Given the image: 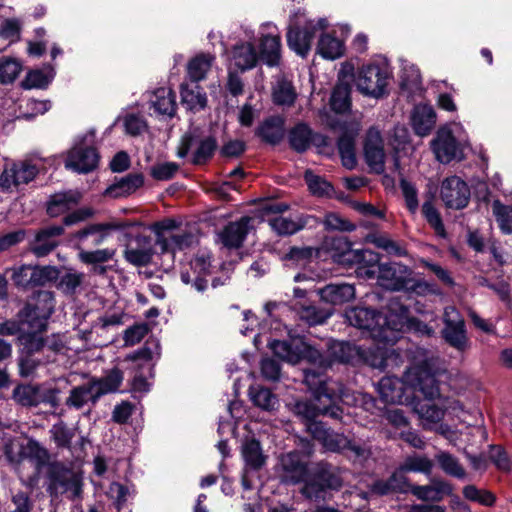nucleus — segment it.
Returning <instances> with one entry per match:
<instances>
[{
    "instance_id": "obj_1",
    "label": "nucleus",
    "mask_w": 512,
    "mask_h": 512,
    "mask_svg": "<svg viewBox=\"0 0 512 512\" xmlns=\"http://www.w3.org/2000/svg\"><path fill=\"white\" fill-rule=\"evenodd\" d=\"M303 372V382L312 393L315 403L309 400H297L290 404L292 412L307 422L315 420L320 414L341 420L343 412L337 402L350 404L349 394L344 385L328 379L322 372L315 369H304Z\"/></svg>"
},
{
    "instance_id": "obj_2",
    "label": "nucleus",
    "mask_w": 512,
    "mask_h": 512,
    "mask_svg": "<svg viewBox=\"0 0 512 512\" xmlns=\"http://www.w3.org/2000/svg\"><path fill=\"white\" fill-rule=\"evenodd\" d=\"M345 316L352 326L367 330L376 342L375 346L389 348L400 340L401 331L409 321V310L398 299H391L386 314L354 307L347 310Z\"/></svg>"
},
{
    "instance_id": "obj_3",
    "label": "nucleus",
    "mask_w": 512,
    "mask_h": 512,
    "mask_svg": "<svg viewBox=\"0 0 512 512\" xmlns=\"http://www.w3.org/2000/svg\"><path fill=\"white\" fill-rule=\"evenodd\" d=\"M419 391L427 399L439 395V384L427 361L408 368L403 379L394 376L383 377L377 384L381 399L388 404H406L410 401L408 390Z\"/></svg>"
},
{
    "instance_id": "obj_4",
    "label": "nucleus",
    "mask_w": 512,
    "mask_h": 512,
    "mask_svg": "<svg viewBox=\"0 0 512 512\" xmlns=\"http://www.w3.org/2000/svg\"><path fill=\"white\" fill-rule=\"evenodd\" d=\"M329 353L338 362L365 363L377 369L393 368L403 362L401 355L395 349L381 346H357L344 341L332 342Z\"/></svg>"
},
{
    "instance_id": "obj_5",
    "label": "nucleus",
    "mask_w": 512,
    "mask_h": 512,
    "mask_svg": "<svg viewBox=\"0 0 512 512\" xmlns=\"http://www.w3.org/2000/svg\"><path fill=\"white\" fill-rule=\"evenodd\" d=\"M466 134L458 123H450L441 127L431 142V148L436 159L441 163L461 160L464 157Z\"/></svg>"
},
{
    "instance_id": "obj_6",
    "label": "nucleus",
    "mask_w": 512,
    "mask_h": 512,
    "mask_svg": "<svg viewBox=\"0 0 512 512\" xmlns=\"http://www.w3.org/2000/svg\"><path fill=\"white\" fill-rule=\"evenodd\" d=\"M47 491L52 496L68 494L70 498L79 497L82 492L81 474L61 462L51 463L47 471Z\"/></svg>"
},
{
    "instance_id": "obj_7",
    "label": "nucleus",
    "mask_w": 512,
    "mask_h": 512,
    "mask_svg": "<svg viewBox=\"0 0 512 512\" xmlns=\"http://www.w3.org/2000/svg\"><path fill=\"white\" fill-rule=\"evenodd\" d=\"M54 311V296L49 291H39L36 294V303L27 304L17 315L26 333L41 332L46 328L47 320Z\"/></svg>"
},
{
    "instance_id": "obj_8",
    "label": "nucleus",
    "mask_w": 512,
    "mask_h": 512,
    "mask_svg": "<svg viewBox=\"0 0 512 512\" xmlns=\"http://www.w3.org/2000/svg\"><path fill=\"white\" fill-rule=\"evenodd\" d=\"M95 133L89 131L77 138L65 161V167L78 173L93 171L99 162V155L94 148Z\"/></svg>"
},
{
    "instance_id": "obj_9",
    "label": "nucleus",
    "mask_w": 512,
    "mask_h": 512,
    "mask_svg": "<svg viewBox=\"0 0 512 512\" xmlns=\"http://www.w3.org/2000/svg\"><path fill=\"white\" fill-rule=\"evenodd\" d=\"M388 79L387 65L373 62L363 65L359 70L356 85L362 94L378 98L385 93Z\"/></svg>"
},
{
    "instance_id": "obj_10",
    "label": "nucleus",
    "mask_w": 512,
    "mask_h": 512,
    "mask_svg": "<svg viewBox=\"0 0 512 512\" xmlns=\"http://www.w3.org/2000/svg\"><path fill=\"white\" fill-rule=\"evenodd\" d=\"M417 400L413 402V411L418 415L424 429L431 430L444 417L445 411L448 409L462 410L461 404L456 401H449L447 404L441 402V405L432 402L433 400L441 401V394L433 399Z\"/></svg>"
},
{
    "instance_id": "obj_11",
    "label": "nucleus",
    "mask_w": 512,
    "mask_h": 512,
    "mask_svg": "<svg viewBox=\"0 0 512 512\" xmlns=\"http://www.w3.org/2000/svg\"><path fill=\"white\" fill-rule=\"evenodd\" d=\"M377 272L378 284L387 290L400 291L412 287V271L406 265L398 262L384 263L378 265Z\"/></svg>"
},
{
    "instance_id": "obj_12",
    "label": "nucleus",
    "mask_w": 512,
    "mask_h": 512,
    "mask_svg": "<svg viewBox=\"0 0 512 512\" xmlns=\"http://www.w3.org/2000/svg\"><path fill=\"white\" fill-rule=\"evenodd\" d=\"M444 328L442 336L445 341L457 349L464 351L468 347V339L466 336L465 323L457 309L453 306H448L443 314Z\"/></svg>"
},
{
    "instance_id": "obj_13",
    "label": "nucleus",
    "mask_w": 512,
    "mask_h": 512,
    "mask_svg": "<svg viewBox=\"0 0 512 512\" xmlns=\"http://www.w3.org/2000/svg\"><path fill=\"white\" fill-rule=\"evenodd\" d=\"M38 173V167L29 160L13 162L6 165L0 175V186L9 190L13 186L27 184L32 181Z\"/></svg>"
},
{
    "instance_id": "obj_14",
    "label": "nucleus",
    "mask_w": 512,
    "mask_h": 512,
    "mask_svg": "<svg viewBox=\"0 0 512 512\" xmlns=\"http://www.w3.org/2000/svg\"><path fill=\"white\" fill-rule=\"evenodd\" d=\"M440 195L447 207L463 209L468 205L470 189L461 178L451 176L442 182Z\"/></svg>"
},
{
    "instance_id": "obj_15",
    "label": "nucleus",
    "mask_w": 512,
    "mask_h": 512,
    "mask_svg": "<svg viewBox=\"0 0 512 512\" xmlns=\"http://www.w3.org/2000/svg\"><path fill=\"white\" fill-rule=\"evenodd\" d=\"M364 155L368 166L380 174L385 169V153L381 133L376 128L367 131L364 143Z\"/></svg>"
},
{
    "instance_id": "obj_16",
    "label": "nucleus",
    "mask_w": 512,
    "mask_h": 512,
    "mask_svg": "<svg viewBox=\"0 0 512 512\" xmlns=\"http://www.w3.org/2000/svg\"><path fill=\"white\" fill-rule=\"evenodd\" d=\"M260 54L268 66H277L281 57V42L277 28L271 23L262 26Z\"/></svg>"
},
{
    "instance_id": "obj_17",
    "label": "nucleus",
    "mask_w": 512,
    "mask_h": 512,
    "mask_svg": "<svg viewBox=\"0 0 512 512\" xmlns=\"http://www.w3.org/2000/svg\"><path fill=\"white\" fill-rule=\"evenodd\" d=\"M359 131V123L344 126L337 143L342 164L350 170L357 164L355 144Z\"/></svg>"
},
{
    "instance_id": "obj_18",
    "label": "nucleus",
    "mask_w": 512,
    "mask_h": 512,
    "mask_svg": "<svg viewBox=\"0 0 512 512\" xmlns=\"http://www.w3.org/2000/svg\"><path fill=\"white\" fill-rule=\"evenodd\" d=\"M345 261L357 265L359 277L372 279L376 274L374 269L379 264V255L369 249L349 250L344 253Z\"/></svg>"
},
{
    "instance_id": "obj_19",
    "label": "nucleus",
    "mask_w": 512,
    "mask_h": 512,
    "mask_svg": "<svg viewBox=\"0 0 512 512\" xmlns=\"http://www.w3.org/2000/svg\"><path fill=\"white\" fill-rule=\"evenodd\" d=\"M115 226L108 223L90 224L73 234L75 248H91L101 245Z\"/></svg>"
},
{
    "instance_id": "obj_20",
    "label": "nucleus",
    "mask_w": 512,
    "mask_h": 512,
    "mask_svg": "<svg viewBox=\"0 0 512 512\" xmlns=\"http://www.w3.org/2000/svg\"><path fill=\"white\" fill-rule=\"evenodd\" d=\"M410 493L423 502H440L444 497L452 495L453 486L445 480L434 478L428 485L410 486Z\"/></svg>"
},
{
    "instance_id": "obj_21",
    "label": "nucleus",
    "mask_w": 512,
    "mask_h": 512,
    "mask_svg": "<svg viewBox=\"0 0 512 512\" xmlns=\"http://www.w3.org/2000/svg\"><path fill=\"white\" fill-rule=\"evenodd\" d=\"M282 480L286 483L296 484L306 480L307 465L298 452H289L280 459Z\"/></svg>"
},
{
    "instance_id": "obj_22",
    "label": "nucleus",
    "mask_w": 512,
    "mask_h": 512,
    "mask_svg": "<svg viewBox=\"0 0 512 512\" xmlns=\"http://www.w3.org/2000/svg\"><path fill=\"white\" fill-rule=\"evenodd\" d=\"M197 242V237L191 231L180 229L167 237L164 236L160 242L156 243L162 254H169L173 260L177 251H183L190 248Z\"/></svg>"
},
{
    "instance_id": "obj_23",
    "label": "nucleus",
    "mask_w": 512,
    "mask_h": 512,
    "mask_svg": "<svg viewBox=\"0 0 512 512\" xmlns=\"http://www.w3.org/2000/svg\"><path fill=\"white\" fill-rule=\"evenodd\" d=\"M314 31L315 25L312 20L306 22L302 29L299 27H290L287 33L288 46L298 55L305 56L310 50Z\"/></svg>"
},
{
    "instance_id": "obj_24",
    "label": "nucleus",
    "mask_w": 512,
    "mask_h": 512,
    "mask_svg": "<svg viewBox=\"0 0 512 512\" xmlns=\"http://www.w3.org/2000/svg\"><path fill=\"white\" fill-rule=\"evenodd\" d=\"M250 221L249 217H243L225 226L219 233L222 244L229 249L239 248L248 234Z\"/></svg>"
},
{
    "instance_id": "obj_25",
    "label": "nucleus",
    "mask_w": 512,
    "mask_h": 512,
    "mask_svg": "<svg viewBox=\"0 0 512 512\" xmlns=\"http://www.w3.org/2000/svg\"><path fill=\"white\" fill-rule=\"evenodd\" d=\"M153 251L149 238L137 237L134 243H130L125 251L124 258L134 266H146L152 259Z\"/></svg>"
},
{
    "instance_id": "obj_26",
    "label": "nucleus",
    "mask_w": 512,
    "mask_h": 512,
    "mask_svg": "<svg viewBox=\"0 0 512 512\" xmlns=\"http://www.w3.org/2000/svg\"><path fill=\"white\" fill-rule=\"evenodd\" d=\"M322 301L332 305H341L355 298V287L348 283H331L319 289Z\"/></svg>"
},
{
    "instance_id": "obj_27",
    "label": "nucleus",
    "mask_w": 512,
    "mask_h": 512,
    "mask_svg": "<svg viewBox=\"0 0 512 512\" xmlns=\"http://www.w3.org/2000/svg\"><path fill=\"white\" fill-rule=\"evenodd\" d=\"M64 229L62 226H49L40 230L32 244V251L38 257H43L54 250L57 245V237L63 234Z\"/></svg>"
},
{
    "instance_id": "obj_28",
    "label": "nucleus",
    "mask_w": 512,
    "mask_h": 512,
    "mask_svg": "<svg viewBox=\"0 0 512 512\" xmlns=\"http://www.w3.org/2000/svg\"><path fill=\"white\" fill-rule=\"evenodd\" d=\"M185 265L189 270L193 271V288L198 292H203L208 286L206 276L210 274V254L206 252L199 253Z\"/></svg>"
},
{
    "instance_id": "obj_29",
    "label": "nucleus",
    "mask_w": 512,
    "mask_h": 512,
    "mask_svg": "<svg viewBox=\"0 0 512 512\" xmlns=\"http://www.w3.org/2000/svg\"><path fill=\"white\" fill-rule=\"evenodd\" d=\"M144 184V177L141 173H130L105 190V195L111 198L126 197L136 192Z\"/></svg>"
},
{
    "instance_id": "obj_30",
    "label": "nucleus",
    "mask_w": 512,
    "mask_h": 512,
    "mask_svg": "<svg viewBox=\"0 0 512 512\" xmlns=\"http://www.w3.org/2000/svg\"><path fill=\"white\" fill-rule=\"evenodd\" d=\"M412 127L419 136L430 134L436 123V113L432 106L426 104L417 105L411 117Z\"/></svg>"
},
{
    "instance_id": "obj_31",
    "label": "nucleus",
    "mask_w": 512,
    "mask_h": 512,
    "mask_svg": "<svg viewBox=\"0 0 512 512\" xmlns=\"http://www.w3.org/2000/svg\"><path fill=\"white\" fill-rule=\"evenodd\" d=\"M290 146L297 152H304L309 147L312 141L319 144L326 145V139L321 135L313 136L312 130L304 123H299L293 127L288 135Z\"/></svg>"
},
{
    "instance_id": "obj_32",
    "label": "nucleus",
    "mask_w": 512,
    "mask_h": 512,
    "mask_svg": "<svg viewBox=\"0 0 512 512\" xmlns=\"http://www.w3.org/2000/svg\"><path fill=\"white\" fill-rule=\"evenodd\" d=\"M269 347L277 357L284 361L296 364L301 360L303 343L298 339L274 340L269 343Z\"/></svg>"
},
{
    "instance_id": "obj_33",
    "label": "nucleus",
    "mask_w": 512,
    "mask_h": 512,
    "mask_svg": "<svg viewBox=\"0 0 512 512\" xmlns=\"http://www.w3.org/2000/svg\"><path fill=\"white\" fill-rule=\"evenodd\" d=\"M97 391L94 389L91 381L84 383L82 385L73 387L69 396L65 400V405L68 408L80 410L89 402L95 404L100 396H95Z\"/></svg>"
},
{
    "instance_id": "obj_34",
    "label": "nucleus",
    "mask_w": 512,
    "mask_h": 512,
    "mask_svg": "<svg viewBox=\"0 0 512 512\" xmlns=\"http://www.w3.org/2000/svg\"><path fill=\"white\" fill-rule=\"evenodd\" d=\"M181 102L191 111H199L206 107L207 96L203 89L196 83H183L180 88Z\"/></svg>"
},
{
    "instance_id": "obj_35",
    "label": "nucleus",
    "mask_w": 512,
    "mask_h": 512,
    "mask_svg": "<svg viewBox=\"0 0 512 512\" xmlns=\"http://www.w3.org/2000/svg\"><path fill=\"white\" fill-rule=\"evenodd\" d=\"M81 194L78 191H67L56 193L51 196L48 205L47 213L51 217H57L72 209L80 200Z\"/></svg>"
},
{
    "instance_id": "obj_36",
    "label": "nucleus",
    "mask_w": 512,
    "mask_h": 512,
    "mask_svg": "<svg viewBox=\"0 0 512 512\" xmlns=\"http://www.w3.org/2000/svg\"><path fill=\"white\" fill-rule=\"evenodd\" d=\"M405 472L406 471H401L400 467L388 480L375 482L372 486V491L379 495H385L391 492H410V486L413 484L408 482V478L404 475Z\"/></svg>"
},
{
    "instance_id": "obj_37",
    "label": "nucleus",
    "mask_w": 512,
    "mask_h": 512,
    "mask_svg": "<svg viewBox=\"0 0 512 512\" xmlns=\"http://www.w3.org/2000/svg\"><path fill=\"white\" fill-rule=\"evenodd\" d=\"M151 107L160 115L173 116L176 110L175 94L172 89L162 87L157 89L150 98Z\"/></svg>"
},
{
    "instance_id": "obj_38",
    "label": "nucleus",
    "mask_w": 512,
    "mask_h": 512,
    "mask_svg": "<svg viewBox=\"0 0 512 512\" xmlns=\"http://www.w3.org/2000/svg\"><path fill=\"white\" fill-rule=\"evenodd\" d=\"M123 378L124 376L122 371L116 367L107 371L100 378H92L90 381L94 389L97 391L95 396L102 397L105 394L116 392L119 389Z\"/></svg>"
},
{
    "instance_id": "obj_39",
    "label": "nucleus",
    "mask_w": 512,
    "mask_h": 512,
    "mask_svg": "<svg viewBox=\"0 0 512 512\" xmlns=\"http://www.w3.org/2000/svg\"><path fill=\"white\" fill-rule=\"evenodd\" d=\"M408 137L409 135L406 128L401 127L395 129L392 145L394 149V167L398 171L402 168V165H404L402 161L403 157L410 156L414 151V147Z\"/></svg>"
},
{
    "instance_id": "obj_40",
    "label": "nucleus",
    "mask_w": 512,
    "mask_h": 512,
    "mask_svg": "<svg viewBox=\"0 0 512 512\" xmlns=\"http://www.w3.org/2000/svg\"><path fill=\"white\" fill-rule=\"evenodd\" d=\"M258 58V54L252 43H242L233 48L232 62L242 71L254 68L258 62Z\"/></svg>"
},
{
    "instance_id": "obj_41",
    "label": "nucleus",
    "mask_w": 512,
    "mask_h": 512,
    "mask_svg": "<svg viewBox=\"0 0 512 512\" xmlns=\"http://www.w3.org/2000/svg\"><path fill=\"white\" fill-rule=\"evenodd\" d=\"M243 459L250 469L258 470L266 462L260 442L254 438H246L241 448Z\"/></svg>"
},
{
    "instance_id": "obj_42",
    "label": "nucleus",
    "mask_w": 512,
    "mask_h": 512,
    "mask_svg": "<svg viewBox=\"0 0 512 512\" xmlns=\"http://www.w3.org/2000/svg\"><path fill=\"white\" fill-rule=\"evenodd\" d=\"M297 98V92L293 84L284 79L279 78L276 80L272 87V100L278 106H292Z\"/></svg>"
},
{
    "instance_id": "obj_43",
    "label": "nucleus",
    "mask_w": 512,
    "mask_h": 512,
    "mask_svg": "<svg viewBox=\"0 0 512 512\" xmlns=\"http://www.w3.org/2000/svg\"><path fill=\"white\" fill-rule=\"evenodd\" d=\"M261 139L269 144L279 143L284 136V121L281 117L267 119L257 131Z\"/></svg>"
},
{
    "instance_id": "obj_44",
    "label": "nucleus",
    "mask_w": 512,
    "mask_h": 512,
    "mask_svg": "<svg viewBox=\"0 0 512 512\" xmlns=\"http://www.w3.org/2000/svg\"><path fill=\"white\" fill-rule=\"evenodd\" d=\"M214 56L210 54H198L187 65V74L192 82H199L206 78L214 62Z\"/></svg>"
},
{
    "instance_id": "obj_45",
    "label": "nucleus",
    "mask_w": 512,
    "mask_h": 512,
    "mask_svg": "<svg viewBox=\"0 0 512 512\" xmlns=\"http://www.w3.org/2000/svg\"><path fill=\"white\" fill-rule=\"evenodd\" d=\"M43 388L40 385H19L13 390V399L22 406H37L43 401Z\"/></svg>"
},
{
    "instance_id": "obj_46",
    "label": "nucleus",
    "mask_w": 512,
    "mask_h": 512,
    "mask_svg": "<svg viewBox=\"0 0 512 512\" xmlns=\"http://www.w3.org/2000/svg\"><path fill=\"white\" fill-rule=\"evenodd\" d=\"M269 225L273 231L280 236H288L297 233L306 225L302 217L296 219L277 216L269 220Z\"/></svg>"
},
{
    "instance_id": "obj_47",
    "label": "nucleus",
    "mask_w": 512,
    "mask_h": 512,
    "mask_svg": "<svg viewBox=\"0 0 512 512\" xmlns=\"http://www.w3.org/2000/svg\"><path fill=\"white\" fill-rule=\"evenodd\" d=\"M249 396L251 401L263 410L271 411L278 405L277 397L269 389L259 385L249 388Z\"/></svg>"
},
{
    "instance_id": "obj_48",
    "label": "nucleus",
    "mask_w": 512,
    "mask_h": 512,
    "mask_svg": "<svg viewBox=\"0 0 512 512\" xmlns=\"http://www.w3.org/2000/svg\"><path fill=\"white\" fill-rule=\"evenodd\" d=\"M317 51L323 58L334 60L342 56L344 46L339 39L330 34H324L319 39Z\"/></svg>"
},
{
    "instance_id": "obj_49",
    "label": "nucleus",
    "mask_w": 512,
    "mask_h": 512,
    "mask_svg": "<svg viewBox=\"0 0 512 512\" xmlns=\"http://www.w3.org/2000/svg\"><path fill=\"white\" fill-rule=\"evenodd\" d=\"M79 260L87 265H96L110 261L115 250L110 248L89 250L88 248H76Z\"/></svg>"
},
{
    "instance_id": "obj_50",
    "label": "nucleus",
    "mask_w": 512,
    "mask_h": 512,
    "mask_svg": "<svg viewBox=\"0 0 512 512\" xmlns=\"http://www.w3.org/2000/svg\"><path fill=\"white\" fill-rule=\"evenodd\" d=\"M49 434L58 448H70L72 439L75 437V431L62 420L52 425Z\"/></svg>"
},
{
    "instance_id": "obj_51",
    "label": "nucleus",
    "mask_w": 512,
    "mask_h": 512,
    "mask_svg": "<svg viewBox=\"0 0 512 512\" xmlns=\"http://www.w3.org/2000/svg\"><path fill=\"white\" fill-rule=\"evenodd\" d=\"M440 468L448 475L462 479L466 473L458 459L447 452H439L435 456Z\"/></svg>"
},
{
    "instance_id": "obj_52",
    "label": "nucleus",
    "mask_w": 512,
    "mask_h": 512,
    "mask_svg": "<svg viewBox=\"0 0 512 512\" xmlns=\"http://www.w3.org/2000/svg\"><path fill=\"white\" fill-rule=\"evenodd\" d=\"M331 108L337 113H343L350 108V87L339 83L335 86L330 100Z\"/></svg>"
},
{
    "instance_id": "obj_53",
    "label": "nucleus",
    "mask_w": 512,
    "mask_h": 512,
    "mask_svg": "<svg viewBox=\"0 0 512 512\" xmlns=\"http://www.w3.org/2000/svg\"><path fill=\"white\" fill-rule=\"evenodd\" d=\"M493 214L501 231L505 234L512 233V207L495 200L492 204Z\"/></svg>"
},
{
    "instance_id": "obj_54",
    "label": "nucleus",
    "mask_w": 512,
    "mask_h": 512,
    "mask_svg": "<svg viewBox=\"0 0 512 512\" xmlns=\"http://www.w3.org/2000/svg\"><path fill=\"white\" fill-rule=\"evenodd\" d=\"M433 468V462L426 456H411L406 458L401 465V471L420 472L430 475Z\"/></svg>"
},
{
    "instance_id": "obj_55",
    "label": "nucleus",
    "mask_w": 512,
    "mask_h": 512,
    "mask_svg": "<svg viewBox=\"0 0 512 512\" xmlns=\"http://www.w3.org/2000/svg\"><path fill=\"white\" fill-rule=\"evenodd\" d=\"M309 190L318 196H328L332 193L333 187L324 178L314 174L312 171H306L304 175Z\"/></svg>"
},
{
    "instance_id": "obj_56",
    "label": "nucleus",
    "mask_w": 512,
    "mask_h": 512,
    "mask_svg": "<svg viewBox=\"0 0 512 512\" xmlns=\"http://www.w3.org/2000/svg\"><path fill=\"white\" fill-rule=\"evenodd\" d=\"M463 495L466 499L474 502H478L484 506H493L496 497L495 495L487 490H480L474 485H467L463 488Z\"/></svg>"
},
{
    "instance_id": "obj_57",
    "label": "nucleus",
    "mask_w": 512,
    "mask_h": 512,
    "mask_svg": "<svg viewBox=\"0 0 512 512\" xmlns=\"http://www.w3.org/2000/svg\"><path fill=\"white\" fill-rule=\"evenodd\" d=\"M422 213L426 218L427 222L430 226L435 230L436 234L444 237L445 236V228L442 222L441 216L437 209L434 207L431 200H427L423 203Z\"/></svg>"
},
{
    "instance_id": "obj_58",
    "label": "nucleus",
    "mask_w": 512,
    "mask_h": 512,
    "mask_svg": "<svg viewBox=\"0 0 512 512\" xmlns=\"http://www.w3.org/2000/svg\"><path fill=\"white\" fill-rule=\"evenodd\" d=\"M301 492L310 500H326L327 491L317 474L312 479L305 481Z\"/></svg>"
},
{
    "instance_id": "obj_59",
    "label": "nucleus",
    "mask_w": 512,
    "mask_h": 512,
    "mask_svg": "<svg viewBox=\"0 0 512 512\" xmlns=\"http://www.w3.org/2000/svg\"><path fill=\"white\" fill-rule=\"evenodd\" d=\"M346 455L355 463L363 464L371 456L370 447L366 443L349 439L345 450Z\"/></svg>"
},
{
    "instance_id": "obj_60",
    "label": "nucleus",
    "mask_w": 512,
    "mask_h": 512,
    "mask_svg": "<svg viewBox=\"0 0 512 512\" xmlns=\"http://www.w3.org/2000/svg\"><path fill=\"white\" fill-rule=\"evenodd\" d=\"M21 64L15 59H4L0 62V83L10 84L15 81L21 72Z\"/></svg>"
},
{
    "instance_id": "obj_61",
    "label": "nucleus",
    "mask_w": 512,
    "mask_h": 512,
    "mask_svg": "<svg viewBox=\"0 0 512 512\" xmlns=\"http://www.w3.org/2000/svg\"><path fill=\"white\" fill-rule=\"evenodd\" d=\"M217 143L216 140L211 137H205L203 138L199 144L198 147L194 153L193 156V163L194 164H203L205 163L214 153L216 150Z\"/></svg>"
},
{
    "instance_id": "obj_62",
    "label": "nucleus",
    "mask_w": 512,
    "mask_h": 512,
    "mask_svg": "<svg viewBox=\"0 0 512 512\" xmlns=\"http://www.w3.org/2000/svg\"><path fill=\"white\" fill-rule=\"evenodd\" d=\"M324 225L328 230H338L350 232L355 230L356 226L348 219L336 212H329L325 215Z\"/></svg>"
},
{
    "instance_id": "obj_63",
    "label": "nucleus",
    "mask_w": 512,
    "mask_h": 512,
    "mask_svg": "<svg viewBox=\"0 0 512 512\" xmlns=\"http://www.w3.org/2000/svg\"><path fill=\"white\" fill-rule=\"evenodd\" d=\"M375 246L385 250L390 255L404 256L406 250L400 246L397 242L393 241L385 235H374L370 240Z\"/></svg>"
},
{
    "instance_id": "obj_64",
    "label": "nucleus",
    "mask_w": 512,
    "mask_h": 512,
    "mask_svg": "<svg viewBox=\"0 0 512 512\" xmlns=\"http://www.w3.org/2000/svg\"><path fill=\"white\" fill-rule=\"evenodd\" d=\"M178 169L179 165L174 162L158 163L150 168V174L155 180L166 181L171 179Z\"/></svg>"
}]
</instances>
